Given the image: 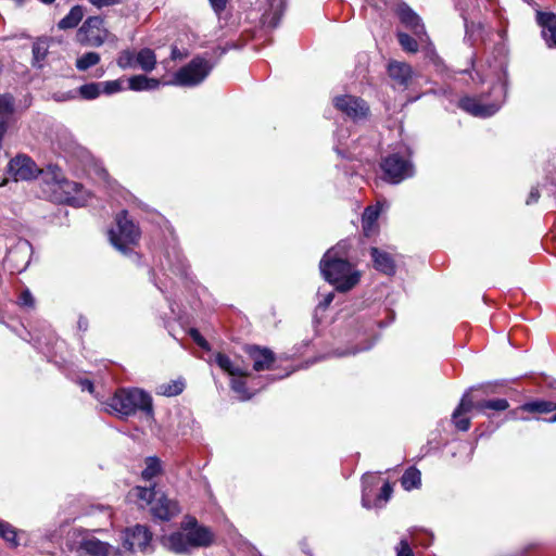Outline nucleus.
Instances as JSON below:
<instances>
[{
    "label": "nucleus",
    "mask_w": 556,
    "mask_h": 556,
    "mask_svg": "<svg viewBox=\"0 0 556 556\" xmlns=\"http://www.w3.org/2000/svg\"><path fill=\"white\" fill-rule=\"evenodd\" d=\"M472 409H476V403H473L472 399L469 396V392H466L458 406L455 408L456 413H462V414H465V413H469L471 412Z\"/></svg>",
    "instance_id": "49530a36"
},
{
    "label": "nucleus",
    "mask_w": 556,
    "mask_h": 556,
    "mask_svg": "<svg viewBox=\"0 0 556 556\" xmlns=\"http://www.w3.org/2000/svg\"><path fill=\"white\" fill-rule=\"evenodd\" d=\"M140 237L137 225L128 219L127 211H122L116 216V228L109 231V238L112 245L125 255L132 252L134 245Z\"/></svg>",
    "instance_id": "39448f33"
},
{
    "label": "nucleus",
    "mask_w": 556,
    "mask_h": 556,
    "mask_svg": "<svg viewBox=\"0 0 556 556\" xmlns=\"http://www.w3.org/2000/svg\"><path fill=\"white\" fill-rule=\"evenodd\" d=\"M548 421L549 422H555L556 421V414L553 417H551Z\"/></svg>",
    "instance_id": "774afa93"
},
{
    "label": "nucleus",
    "mask_w": 556,
    "mask_h": 556,
    "mask_svg": "<svg viewBox=\"0 0 556 556\" xmlns=\"http://www.w3.org/2000/svg\"><path fill=\"white\" fill-rule=\"evenodd\" d=\"M395 13L401 24L420 39L421 42L428 40V35L420 16L407 3H399Z\"/></svg>",
    "instance_id": "4468645a"
},
{
    "label": "nucleus",
    "mask_w": 556,
    "mask_h": 556,
    "mask_svg": "<svg viewBox=\"0 0 556 556\" xmlns=\"http://www.w3.org/2000/svg\"><path fill=\"white\" fill-rule=\"evenodd\" d=\"M162 471V463L156 456L146 458V468L141 472V477L146 481H150Z\"/></svg>",
    "instance_id": "72a5a7b5"
},
{
    "label": "nucleus",
    "mask_w": 556,
    "mask_h": 556,
    "mask_svg": "<svg viewBox=\"0 0 556 556\" xmlns=\"http://www.w3.org/2000/svg\"><path fill=\"white\" fill-rule=\"evenodd\" d=\"M160 80L144 75H135L128 79V88L134 91L154 90L160 86Z\"/></svg>",
    "instance_id": "cd10ccee"
},
{
    "label": "nucleus",
    "mask_w": 556,
    "mask_h": 556,
    "mask_svg": "<svg viewBox=\"0 0 556 556\" xmlns=\"http://www.w3.org/2000/svg\"><path fill=\"white\" fill-rule=\"evenodd\" d=\"M188 333L200 348L204 350H210L208 342L202 337L198 329L190 328Z\"/></svg>",
    "instance_id": "864d4df0"
},
{
    "label": "nucleus",
    "mask_w": 556,
    "mask_h": 556,
    "mask_svg": "<svg viewBox=\"0 0 556 556\" xmlns=\"http://www.w3.org/2000/svg\"><path fill=\"white\" fill-rule=\"evenodd\" d=\"M102 85L100 83H89L80 86L77 91V97L79 96L84 100H94L101 94Z\"/></svg>",
    "instance_id": "e433bc0d"
},
{
    "label": "nucleus",
    "mask_w": 556,
    "mask_h": 556,
    "mask_svg": "<svg viewBox=\"0 0 556 556\" xmlns=\"http://www.w3.org/2000/svg\"><path fill=\"white\" fill-rule=\"evenodd\" d=\"M170 56L173 60H177L181 59L184 55L177 47H173Z\"/></svg>",
    "instance_id": "e2e57ef3"
},
{
    "label": "nucleus",
    "mask_w": 556,
    "mask_h": 556,
    "mask_svg": "<svg viewBox=\"0 0 556 556\" xmlns=\"http://www.w3.org/2000/svg\"><path fill=\"white\" fill-rule=\"evenodd\" d=\"M88 327H89V321H88V319H87L85 316L80 315V316L78 317V320H77V328H78L80 331L85 332V331H87V330H88Z\"/></svg>",
    "instance_id": "052dcab7"
},
{
    "label": "nucleus",
    "mask_w": 556,
    "mask_h": 556,
    "mask_svg": "<svg viewBox=\"0 0 556 556\" xmlns=\"http://www.w3.org/2000/svg\"><path fill=\"white\" fill-rule=\"evenodd\" d=\"M536 22L542 28V37L548 48H556V14L538 12Z\"/></svg>",
    "instance_id": "f3484780"
},
{
    "label": "nucleus",
    "mask_w": 556,
    "mask_h": 556,
    "mask_svg": "<svg viewBox=\"0 0 556 556\" xmlns=\"http://www.w3.org/2000/svg\"><path fill=\"white\" fill-rule=\"evenodd\" d=\"M393 488L390 482H384L380 489V493L374 500V508H381L391 498Z\"/></svg>",
    "instance_id": "37998d69"
},
{
    "label": "nucleus",
    "mask_w": 556,
    "mask_h": 556,
    "mask_svg": "<svg viewBox=\"0 0 556 556\" xmlns=\"http://www.w3.org/2000/svg\"><path fill=\"white\" fill-rule=\"evenodd\" d=\"M520 408L528 413L547 414L556 410V403L551 401L538 400L525 403L523 405H521Z\"/></svg>",
    "instance_id": "473e14b6"
},
{
    "label": "nucleus",
    "mask_w": 556,
    "mask_h": 556,
    "mask_svg": "<svg viewBox=\"0 0 556 556\" xmlns=\"http://www.w3.org/2000/svg\"><path fill=\"white\" fill-rule=\"evenodd\" d=\"M49 54V40L47 38H38L33 45L31 65L35 68H42Z\"/></svg>",
    "instance_id": "bb28decb"
},
{
    "label": "nucleus",
    "mask_w": 556,
    "mask_h": 556,
    "mask_svg": "<svg viewBox=\"0 0 556 556\" xmlns=\"http://www.w3.org/2000/svg\"><path fill=\"white\" fill-rule=\"evenodd\" d=\"M208 2L216 15H220L227 7V0H208Z\"/></svg>",
    "instance_id": "5fc2aeb1"
},
{
    "label": "nucleus",
    "mask_w": 556,
    "mask_h": 556,
    "mask_svg": "<svg viewBox=\"0 0 556 556\" xmlns=\"http://www.w3.org/2000/svg\"><path fill=\"white\" fill-rule=\"evenodd\" d=\"M22 110H18L11 94H2V135L17 121Z\"/></svg>",
    "instance_id": "412c9836"
},
{
    "label": "nucleus",
    "mask_w": 556,
    "mask_h": 556,
    "mask_svg": "<svg viewBox=\"0 0 556 556\" xmlns=\"http://www.w3.org/2000/svg\"><path fill=\"white\" fill-rule=\"evenodd\" d=\"M289 375H290V372H286L285 377H287V376H289ZM281 378H283V376H281V377L268 376V377H267V379H269L270 381H275V380H277V379H281Z\"/></svg>",
    "instance_id": "338daca9"
},
{
    "label": "nucleus",
    "mask_w": 556,
    "mask_h": 556,
    "mask_svg": "<svg viewBox=\"0 0 556 556\" xmlns=\"http://www.w3.org/2000/svg\"><path fill=\"white\" fill-rule=\"evenodd\" d=\"M509 407V403L506 399H492L483 400L476 403V410L488 417L491 415L488 413L489 409L496 412H504Z\"/></svg>",
    "instance_id": "c85d7f7f"
},
{
    "label": "nucleus",
    "mask_w": 556,
    "mask_h": 556,
    "mask_svg": "<svg viewBox=\"0 0 556 556\" xmlns=\"http://www.w3.org/2000/svg\"><path fill=\"white\" fill-rule=\"evenodd\" d=\"M116 64L122 70L134 68L136 67V54L130 50H123L116 59Z\"/></svg>",
    "instance_id": "79ce46f5"
},
{
    "label": "nucleus",
    "mask_w": 556,
    "mask_h": 556,
    "mask_svg": "<svg viewBox=\"0 0 556 556\" xmlns=\"http://www.w3.org/2000/svg\"><path fill=\"white\" fill-rule=\"evenodd\" d=\"M245 353L253 362V369L255 371L269 370L276 361L275 353L268 348H261L258 345H248Z\"/></svg>",
    "instance_id": "dca6fc26"
},
{
    "label": "nucleus",
    "mask_w": 556,
    "mask_h": 556,
    "mask_svg": "<svg viewBox=\"0 0 556 556\" xmlns=\"http://www.w3.org/2000/svg\"><path fill=\"white\" fill-rule=\"evenodd\" d=\"M388 74L395 86L406 89L413 75L412 67L403 62H390L388 65Z\"/></svg>",
    "instance_id": "6ab92c4d"
},
{
    "label": "nucleus",
    "mask_w": 556,
    "mask_h": 556,
    "mask_svg": "<svg viewBox=\"0 0 556 556\" xmlns=\"http://www.w3.org/2000/svg\"><path fill=\"white\" fill-rule=\"evenodd\" d=\"M100 85H102L101 92L105 94H113L123 89L122 80L119 79L102 81Z\"/></svg>",
    "instance_id": "de8ad7c7"
},
{
    "label": "nucleus",
    "mask_w": 556,
    "mask_h": 556,
    "mask_svg": "<svg viewBox=\"0 0 556 556\" xmlns=\"http://www.w3.org/2000/svg\"><path fill=\"white\" fill-rule=\"evenodd\" d=\"M213 67L214 64L205 58L195 56L175 73L172 84L181 87L198 86L208 76Z\"/></svg>",
    "instance_id": "0eeeda50"
},
{
    "label": "nucleus",
    "mask_w": 556,
    "mask_h": 556,
    "mask_svg": "<svg viewBox=\"0 0 556 556\" xmlns=\"http://www.w3.org/2000/svg\"><path fill=\"white\" fill-rule=\"evenodd\" d=\"M502 75L498 77V86H493L492 90L498 92L491 102H485L484 96L464 97L459 100L458 106L475 117H490L494 115L506 100L508 90V73L506 65H501Z\"/></svg>",
    "instance_id": "20e7f679"
},
{
    "label": "nucleus",
    "mask_w": 556,
    "mask_h": 556,
    "mask_svg": "<svg viewBox=\"0 0 556 556\" xmlns=\"http://www.w3.org/2000/svg\"><path fill=\"white\" fill-rule=\"evenodd\" d=\"M135 496L141 501V505L147 504L152 506V504H154L156 501V491L154 485L137 486L135 489Z\"/></svg>",
    "instance_id": "a19ab883"
},
{
    "label": "nucleus",
    "mask_w": 556,
    "mask_h": 556,
    "mask_svg": "<svg viewBox=\"0 0 556 556\" xmlns=\"http://www.w3.org/2000/svg\"><path fill=\"white\" fill-rule=\"evenodd\" d=\"M88 1L96 8L101 9L104 7L119 4V3H122L123 0H88Z\"/></svg>",
    "instance_id": "4d7b16f0"
},
{
    "label": "nucleus",
    "mask_w": 556,
    "mask_h": 556,
    "mask_svg": "<svg viewBox=\"0 0 556 556\" xmlns=\"http://www.w3.org/2000/svg\"><path fill=\"white\" fill-rule=\"evenodd\" d=\"M432 534L428 533L427 531H422L414 536V540L424 546H429L432 543Z\"/></svg>",
    "instance_id": "6e6d98bb"
},
{
    "label": "nucleus",
    "mask_w": 556,
    "mask_h": 556,
    "mask_svg": "<svg viewBox=\"0 0 556 556\" xmlns=\"http://www.w3.org/2000/svg\"><path fill=\"white\" fill-rule=\"evenodd\" d=\"M101 58L98 52H86L76 60V68L80 72L87 71L88 68L97 65Z\"/></svg>",
    "instance_id": "4c0bfd02"
},
{
    "label": "nucleus",
    "mask_w": 556,
    "mask_h": 556,
    "mask_svg": "<svg viewBox=\"0 0 556 556\" xmlns=\"http://www.w3.org/2000/svg\"><path fill=\"white\" fill-rule=\"evenodd\" d=\"M334 298L333 292H328L325 298L318 303L317 309H326Z\"/></svg>",
    "instance_id": "13d9d810"
},
{
    "label": "nucleus",
    "mask_w": 556,
    "mask_h": 556,
    "mask_svg": "<svg viewBox=\"0 0 556 556\" xmlns=\"http://www.w3.org/2000/svg\"><path fill=\"white\" fill-rule=\"evenodd\" d=\"M39 179L43 187V194L53 201H65L80 206L85 202L84 195H79L83 186L65 178L58 165L49 164L46 168L39 169Z\"/></svg>",
    "instance_id": "f03ea898"
},
{
    "label": "nucleus",
    "mask_w": 556,
    "mask_h": 556,
    "mask_svg": "<svg viewBox=\"0 0 556 556\" xmlns=\"http://www.w3.org/2000/svg\"><path fill=\"white\" fill-rule=\"evenodd\" d=\"M162 270H169L178 276H187L188 263L180 249L174 243L166 248L160 260Z\"/></svg>",
    "instance_id": "2eb2a0df"
},
{
    "label": "nucleus",
    "mask_w": 556,
    "mask_h": 556,
    "mask_svg": "<svg viewBox=\"0 0 556 556\" xmlns=\"http://www.w3.org/2000/svg\"><path fill=\"white\" fill-rule=\"evenodd\" d=\"M164 546L176 554H187L192 549L187 533L174 532L164 538Z\"/></svg>",
    "instance_id": "4be33fe9"
},
{
    "label": "nucleus",
    "mask_w": 556,
    "mask_h": 556,
    "mask_svg": "<svg viewBox=\"0 0 556 556\" xmlns=\"http://www.w3.org/2000/svg\"><path fill=\"white\" fill-rule=\"evenodd\" d=\"M336 109L341 111L354 122L365 119L369 113L367 102L351 94L339 96L333 99Z\"/></svg>",
    "instance_id": "f8f14e48"
},
{
    "label": "nucleus",
    "mask_w": 556,
    "mask_h": 556,
    "mask_svg": "<svg viewBox=\"0 0 556 556\" xmlns=\"http://www.w3.org/2000/svg\"><path fill=\"white\" fill-rule=\"evenodd\" d=\"M462 413L453 412L452 419L455 427L460 431H467L470 428V419L466 417H460Z\"/></svg>",
    "instance_id": "8fccbe9b"
},
{
    "label": "nucleus",
    "mask_w": 556,
    "mask_h": 556,
    "mask_svg": "<svg viewBox=\"0 0 556 556\" xmlns=\"http://www.w3.org/2000/svg\"><path fill=\"white\" fill-rule=\"evenodd\" d=\"M336 152L341 156V157H349L340 148L339 146H337L334 148Z\"/></svg>",
    "instance_id": "69168bd1"
},
{
    "label": "nucleus",
    "mask_w": 556,
    "mask_h": 556,
    "mask_svg": "<svg viewBox=\"0 0 556 556\" xmlns=\"http://www.w3.org/2000/svg\"><path fill=\"white\" fill-rule=\"evenodd\" d=\"M51 98L55 102H67L77 99V91L75 89H71L67 91H55L52 93Z\"/></svg>",
    "instance_id": "09e8293b"
},
{
    "label": "nucleus",
    "mask_w": 556,
    "mask_h": 556,
    "mask_svg": "<svg viewBox=\"0 0 556 556\" xmlns=\"http://www.w3.org/2000/svg\"><path fill=\"white\" fill-rule=\"evenodd\" d=\"M380 214L379 206H368L362 216L363 229L366 235L371 231Z\"/></svg>",
    "instance_id": "c9c22d12"
},
{
    "label": "nucleus",
    "mask_w": 556,
    "mask_h": 556,
    "mask_svg": "<svg viewBox=\"0 0 556 556\" xmlns=\"http://www.w3.org/2000/svg\"><path fill=\"white\" fill-rule=\"evenodd\" d=\"M396 549V556H415L407 539H402Z\"/></svg>",
    "instance_id": "603ef678"
},
{
    "label": "nucleus",
    "mask_w": 556,
    "mask_h": 556,
    "mask_svg": "<svg viewBox=\"0 0 556 556\" xmlns=\"http://www.w3.org/2000/svg\"><path fill=\"white\" fill-rule=\"evenodd\" d=\"M378 477L366 473L362 478V506L367 509L374 508L372 493L378 485Z\"/></svg>",
    "instance_id": "393cba45"
},
{
    "label": "nucleus",
    "mask_w": 556,
    "mask_h": 556,
    "mask_svg": "<svg viewBox=\"0 0 556 556\" xmlns=\"http://www.w3.org/2000/svg\"><path fill=\"white\" fill-rule=\"evenodd\" d=\"M380 167L383 180L392 185L401 184L415 175V166L409 156L406 157L399 152L383 157Z\"/></svg>",
    "instance_id": "423d86ee"
},
{
    "label": "nucleus",
    "mask_w": 556,
    "mask_h": 556,
    "mask_svg": "<svg viewBox=\"0 0 556 556\" xmlns=\"http://www.w3.org/2000/svg\"><path fill=\"white\" fill-rule=\"evenodd\" d=\"M106 410L127 418L141 413L148 420H153L154 409L151 395L139 389H119L106 402Z\"/></svg>",
    "instance_id": "7ed1b4c3"
},
{
    "label": "nucleus",
    "mask_w": 556,
    "mask_h": 556,
    "mask_svg": "<svg viewBox=\"0 0 556 556\" xmlns=\"http://www.w3.org/2000/svg\"><path fill=\"white\" fill-rule=\"evenodd\" d=\"M85 10L81 5H74L70 12L58 23L60 29L75 28L83 20Z\"/></svg>",
    "instance_id": "c756f323"
},
{
    "label": "nucleus",
    "mask_w": 556,
    "mask_h": 556,
    "mask_svg": "<svg viewBox=\"0 0 556 556\" xmlns=\"http://www.w3.org/2000/svg\"><path fill=\"white\" fill-rule=\"evenodd\" d=\"M5 245L7 254L4 263L8 264V266L11 269V273H21L25 270L30 260V243L22 238H8Z\"/></svg>",
    "instance_id": "1a4fd4ad"
},
{
    "label": "nucleus",
    "mask_w": 556,
    "mask_h": 556,
    "mask_svg": "<svg viewBox=\"0 0 556 556\" xmlns=\"http://www.w3.org/2000/svg\"><path fill=\"white\" fill-rule=\"evenodd\" d=\"M180 511L179 505L176 501L168 498L165 495H161L154 504L151 506V513L153 517L168 521Z\"/></svg>",
    "instance_id": "a211bd4d"
},
{
    "label": "nucleus",
    "mask_w": 556,
    "mask_h": 556,
    "mask_svg": "<svg viewBox=\"0 0 556 556\" xmlns=\"http://www.w3.org/2000/svg\"><path fill=\"white\" fill-rule=\"evenodd\" d=\"M121 539L124 552L146 554L152 551V533L143 525H136L124 529Z\"/></svg>",
    "instance_id": "9d476101"
},
{
    "label": "nucleus",
    "mask_w": 556,
    "mask_h": 556,
    "mask_svg": "<svg viewBox=\"0 0 556 556\" xmlns=\"http://www.w3.org/2000/svg\"><path fill=\"white\" fill-rule=\"evenodd\" d=\"M110 35L101 16H89L77 31L78 41L89 47L102 46Z\"/></svg>",
    "instance_id": "9b49d317"
},
{
    "label": "nucleus",
    "mask_w": 556,
    "mask_h": 556,
    "mask_svg": "<svg viewBox=\"0 0 556 556\" xmlns=\"http://www.w3.org/2000/svg\"><path fill=\"white\" fill-rule=\"evenodd\" d=\"M282 7H283V0H280L279 2V9H277L273 13H265L263 15L264 24L267 26L275 28L278 26L281 14H282Z\"/></svg>",
    "instance_id": "a18cd8bd"
},
{
    "label": "nucleus",
    "mask_w": 556,
    "mask_h": 556,
    "mask_svg": "<svg viewBox=\"0 0 556 556\" xmlns=\"http://www.w3.org/2000/svg\"><path fill=\"white\" fill-rule=\"evenodd\" d=\"M396 38L402 49L409 53H416L419 49L418 42H421L420 39H418L416 36H410L407 33L401 30H397Z\"/></svg>",
    "instance_id": "f704fd0d"
},
{
    "label": "nucleus",
    "mask_w": 556,
    "mask_h": 556,
    "mask_svg": "<svg viewBox=\"0 0 556 556\" xmlns=\"http://www.w3.org/2000/svg\"><path fill=\"white\" fill-rule=\"evenodd\" d=\"M215 363L223 371L231 377H247L250 375L245 368L236 365L230 357L224 353H217L215 355Z\"/></svg>",
    "instance_id": "a878e982"
},
{
    "label": "nucleus",
    "mask_w": 556,
    "mask_h": 556,
    "mask_svg": "<svg viewBox=\"0 0 556 556\" xmlns=\"http://www.w3.org/2000/svg\"><path fill=\"white\" fill-rule=\"evenodd\" d=\"M156 64V55L150 48H143L136 54V66L144 72H151Z\"/></svg>",
    "instance_id": "2f4dec72"
},
{
    "label": "nucleus",
    "mask_w": 556,
    "mask_h": 556,
    "mask_svg": "<svg viewBox=\"0 0 556 556\" xmlns=\"http://www.w3.org/2000/svg\"><path fill=\"white\" fill-rule=\"evenodd\" d=\"M348 250V241H340L324 254L319 263L323 277L342 292L351 290L359 281V273L346 260Z\"/></svg>",
    "instance_id": "f257e3e1"
},
{
    "label": "nucleus",
    "mask_w": 556,
    "mask_h": 556,
    "mask_svg": "<svg viewBox=\"0 0 556 556\" xmlns=\"http://www.w3.org/2000/svg\"><path fill=\"white\" fill-rule=\"evenodd\" d=\"M103 529L84 530L77 545L79 555L85 556H121L123 551L101 540L97 534H104Z\"/></svg>",
    "instance_id": "6e6552de"
},
{
    "label": "nucleus",
    "mask_w": 556,
    "mask_h": 556,
    "mask_svg": "<svg viewBox=\"0 0 556 556\" xmlns=\"http://www.w3.org/2000/svg\"><path fill=\"white\" fill-rule=\"evenodd\" d=\"M80 386H81L83 390H87L90 393L93 392V383L90 380H88V379L81 380Z\"/></svg>",
    "instance_id": "680f3d73"
},
{
    "label": "nucleus",
    "mask_w": 556,
    "mask_h": 556,
    "mask_svg": "<svg viewBox=\"0 0 556 556\" xmlns=\"http://www.w3.org/2000/svg\"><path fill=\"white\" fill-rule=\"evenodd\" d=\"M7 173L16 182L27 181L38 177L39 168L29 156L20 154L9 162Z\"/></svg>",
    "instance_id": "ddd939ff"
},
{
    "label": "nucleus",
    "mask_w": 556,
    "mask_h": 556,
    "mask_svg": "<svg viewBox=\"0 0 556 556\" xmlns=\"http://www.w3.org/2000/svg\"><path fill=\"white\" fill-rule=\"evenodd\" d=\"M242 378L243 377H232L230 388L238 395L239 400L248 401L253 396V393L249 392L247 383Z\"/></svg>",
    "instance_id": "58836bf2"
},
{
    "label": "nucleus",
    "mask_w": 556,
    "mask_h": 556,
    "mask_svg": "<svg viewBox=\"0 0 556 556\" xmlns=\"http://www.w3.org/2000/svg\"><path fill=\"white\" fill-rule=\"evenodd\" d=\"M2 540H4L9 547L15 548L20 545H25L28 541L26 532L18 531L8 522L2 521Z\"/></svg>",
    "instance_id": "b1692460"
},
{
    "label": "nucleus",
    "mask_w": 556,
    "mask_h": 556,
    "mask_svg": "<svg viewBox=\"0 0 556 556\" xmlns=\"http://www.w3.org/2000/svg\"><path fill=\"white\" fill-rule=\"evenodd\" d=\"M16 304L25 309L35 308L36 301L29 289L26 288L21 291V293L17 296Z\"/></svg>",
    "instance_id": "c03bdc74"
},
{
    "label": "nucleus",
    "mask_w": 556,
    "mask_h": 556,
    "mask_svg": "<svg viewBox=\"0 0 556 556\" xmlns=\"http://www.w3.org/2000/svg\"><path fill=\"white\" fill-rule=\"evenodd\" d=\"M370 255L377 270L389 276L395 273V264L389 253L381 251L378 248H371Z\"/></svg>",
    "instance_id": "5701e85b"
},
{
    "label": "nucleus",
    "mask_w": 556,
    "mask_h": 556,
    "mask_svg": "<svg viewBox=\"0 0 556 556\" xmlns=\"http://www.w3.org/2000/svg\"><path fill=\"white\" fill-rule=\"evenodd\" d=\"M186 533L192 548L206 547L213 542L214 539L212 531L206 527L198 526L195 519H193L192 527L187 529Z\"/></svg>",
    "instance_id": "aec40b11"
},
{
    "label": "nucleus",
    "mask_w": 556,
    "mask_h": 556,
    "mask_svg": "<svg viewBox=\"0 0 556 556\" xmlns=\"http://www.w3.org/2000/svg\"><path fill=\"white\" fill-rule=\"evenodd\" d=\"M401 484L405 491H412L421 486V472L414 466L407 468L402 478Z\"/></svg>",
    "instance_id": "7c9ffc66"
},
{
    "label": "nucleus",
    "mask_w": 556,
    "mask_h": 556,
    "mask_svg": "<svg viewBox=\"0 0 556 556\" xmlns=\"http://www.w3.org/2000/svg\"><path fill=\"white\" fill-rule=\"evenodd\" d=\"M184 382L180 380L162 383L157 387V393L164 396H175L184 391Z\"/></svg>",
    "instance_id": "ea45409f"
},
{
    "label": "nucleus",
    "mask_w": 556,
    "mask_h": 556,
    "mask_svg": "<svg viewBox=\"0 0 556 556\" xmlns=\"http://www.w3.org/2000/svg\"><path fill=\"white\" fill-rule=\"evenodd\" d=\"M540 198V192H539V189L538 188H532L530 193H529V197L526 201V204L527 205H530V204H533L535 202H538Z\"/></svg>",
    "instance_id": "bf43d9fd"
},
{
    "label": "nucleus",
    "mask_w": 556,
    "mask_h": 556,
    "mask_svg": "<svg viewBox=\"0 0 556 556\" xmlns=\"http://www.w3.org/2000/svg\"><path fill=\"white\" fill-rule=\"evenodd\" d=\"M374 342L366 343L359 348H353L350 350H336L333 351L334 356L343 357L348 355H355L358 352L367 351L372 346Z\"/></svg>",
    "instance_id": "3c124183"
},
{
    "label": "nucleus",
    "mask_w": 556,
    "mask_h": 556,
    "mask_svg": "<svg viewBox=\"0 0 556 556\" xmlns=\"http://www.w3.org/2000/svg\"><path fill=\"white\" fill-rule=\"evenodd\" d=\"M546 384H547L548 389H551L552 391L556 392V379L549 380Z\"/></svg>",
    "instance_id": "0e129e2a"
}]
</instances>
